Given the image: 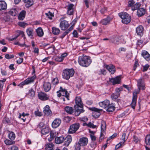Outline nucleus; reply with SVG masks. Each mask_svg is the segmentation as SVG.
<instances>
[{"label":"nucleus","instance_id":"obj_24","mask_svg":"<svg viewBox=\"0 0 150 150\" xmlns=\"http://www.w3.org/2000/svg\"><path fill=\"white\" fill-rule=\"evenodd\" d=\"M142 55L147 61L150 60V54L146 51H143L142 53Z\"/></svg>","mask_w":150,"mask_h":150},{"label":"nucleus","instance_id":"obj_12","mask_svg":"<svg viewBox=\"0 0 150 150\" xmlns=\"http://www.w3.org/2000/svg\"><path fill=\"white\" fill-rule=\"evenodd\" d=\"M74 5L73 4H68L67 6V14L69 15H72L74 12Z\"/></svg>","mask_w":150,"mask_h":150},{"label":"nucleus","instance_id":"obj_8","mask_svg":"<svg viewBox=\"0 0 150 150\" xmlns=\"http://www.w3.org/2000/svg\"><path fill=\"white\" fill-rule=\"evenodd\" d=\"M137 86L139 90L137 91H136L137 92H139V93L141 89H142L143 90H145V85L144 80L142 78L137 80Z\"/></svg>","mask_w":150,"mask_h":150},{"label":"nucleus","instance_id":"obj_58","mask_svg":"<svg viewBox=\"0 0 150 150\" xmlns=\"http://www.w3.org/2000/svg\"><path fill=\"white\" fill-rule=\"evenodd\" d=\"M14 55L13 54H6L5 56V57L7 59H10L14 57Z\"/></svg>","mask_w":150,"mask_h":150},{"label":"nucleus","instance_id":"obj_38","mask_svg":"<svg viewBox=\"0 0 150 150\" xmlns=\"http://www.w3.org/2000/svg\"><path fill=\"white\" fill-rule=\"evenodd\" d=\"M110 21V18L108 17L107 18L102 20L101 21L100 23L102 25H106L109 23Z\"/></svg>","mask_w":150,"mask_h":150},{"label":"nucleus","instance_id":"obj_61","mask_svg":"<svg viewBox=\"0 0 150 150\" xmlns=\"http://www.w3.org/2000/svg\"><path fill=\"white\" fill-rule=\"evenodd\" d=\"M62 97H61V99L62 100L64 101H65L66 100L65 98H67V100H69V95H67L65 96H62Z\"/></svg>","mask_w":150,"mask_h":150},{"label":"nucleus","instance_id":"obj_50","mask_svg":"<svg viewBox=\"0 0 150 150\" xmlns=\"http://www.w3.org/2000/svg\"><path fill=\"white\" fill-rule=\"evenodd\" d=\"M59 91L61 92H64V93H62V96L69 95V94L68 93L66 89H63L62 87H60V89Z\"/></svg>","mask_w":150,"mask_h":150},{"label":"nucleus","instance_id":"obj_55","mask_svg":"<svg viewBox=\"0 0 150 150\" xmlns=\"http://www.w3.org/2000/svg\"><path fill=\"white\" fill-rule=\"evenodd\" d=\"M125 145V144L120 142L119 144L116 145L115 146V149H118L121 148Z\"/></svg>","mask_w":150,"mask_h":150},{"label":"nucleus","instance_id":"obj_18","mask_svg":"<svg viewBox=\"0 0 150 150\" xmlns=\"http://www.w3.org/2000/svg\"><path fill=\"white\" fill-rule=\"evenodd\" d=\"M72 141V137L70 135H68L65 138H64V144L65 146H68Z\"/></svg>","mask_w":150,"mask_h":150},{"label":"nucleus","instance_id":"obj_45","mask_svg":"<svg viewBox=\"0 0 150 150\" xmlns=\"http://www.w3.org/2000/svg\"><path fill=\"white\" fill-rule=\"evenodd\" d=\"M45 15L50 20L52 19V17L54 16V13L51 12L50 11H49L47 13H45Z\"/></svg>","mask_w":150,"mask_h":150},{"label":"nucleus","instance_id":"obj_11","mask_svg":"<svg viewBox=\"0 0 150 150\" xmlns=\"http://www.w3.org/2000/svg\"><path fill=\"white\" fill-rule=\"evenodd\" d=\"M89 110L94 111L93 112V115L96 117H98L100 116V112L103 110L102 109H99L94 107L90 108Z\"/></svg>","mask_w":150,"mask_h":150},{"label":"nucleus","instance_id":"obj_25","mask_svg":"<svg viewBox=\"0 0 150 150\" xmlns=\"http://www.w3.org/2000/svg\"><path fill=\"white\" fill-rule=\"evenodd\" d=\"M64 140V137L60 136L56 137L55 139V143L57 144H60L63 143Z\"/></svg>","mask_w":150,"mask_h":150},{"label":"nucleus","instance_id":"obj_30","mask_svg":"<svg viewBox=\"0 0 150 150\" xmlns=\"http://www.w3.org/2000/svg\"><path fill=\"white\" fill-rule=\"evenodd\" d=\"M50 137L48 139L49 142L52 141L56 136V132L54 131H51L50 132Z\"/></svg>","mask_w":150,"mask_h":150},{"label":"nucleus","instance_id":"obj_35","mask_svg":"<svg viewBox=\"0 0 150 150\" xmlns=\"http://www.w3.org/2000/svg\"><path fill=\"white\" fill-rule=\"evenodd\" d=\"M54 145L52 143H48L45 145V149L46 150H52Z\"/></svg>","mask_w":150,"mask_h":150},{"label":"nucleus","instance_id":"obj_39","mask_svg":"<svg viewBox=\"0 0 150 150\" xmlns=\"http://www.w3.org/2000/svg\"><path fill=\"white\" fill-rule=\"evenodd\" d=\"M9 14L12 16H15L18 13V11L16 8H12L9 11Z\"/></svg>","mask_w":150,"mask_h":150},{"label":"nucleus","instance_id":"obj_41","mask_svg":"<svg viewBox=\"0 0 150 150\" xmlns=\"http://www.w3.org/2000/svg\"><path fill=\"white\" fill-rule=\"evenodd\" d=\"M143 40L142 39L139 40H137V47L141 48L143 46Z\"/></svg>","mask_w":150,"mask_h":150},{"label":"nucleus","instance_id":"obj_9","mask_svg":"<svg viewBox=\"0 0 150 150\" xmlns=\"http://www.w3.org/2000/svg\"><path fill=\"white\" fill-rule=\"evenodd\" d=\"M139 93V92H137L135 90L134 91L133 94V97L132 101L131 104V107L133 109H134L135 106L136 105L137 100V95Z\"/></svg>","mask_w":150,"mask_h":150},{"label":"nucleus","instance_id":"obj_31","mask_svg":"<svg viewBox=\"0 0 150 150\" xmlns=\"http://www.w3.org/2000/svg\"><path fill=\"white\" fill-rule=\"evenodd\" d=\"M145 13V10L144 8H140L137 10V14L139 16H141Z\"/></svg>","mask_w":150,"mask_h":150},{"label":"nucleus","instance_id":"obj_17","mask_svg":"<svg viewBox=\"0 0 150 150\" xmlns=\"http://www.w3.org/2000/svg\"><path fill=\"white\" fill-rule=\"evenodd\" d=\"M110 103L109 100H106L100 102L99 103V105L100 107L106 109L108 107Z\"/></svg>","mask_w":150,"mask_h":150},{"label":"nucleus","instance_id":"obj_53","mask_svg":"<svg viewBox=\"0 0 150 150\" xmlns=\"http://www.w3.org/2000/svg\"><path fill=\"white\" fill-rule=\"evenodd\" d=\"M28 94L29 96H30L31 97H33L35 96V91L33 88H31L29 90Z\"/></svg>","mask_w":150,"mask_h":150},{"label":"nucleus","instance_id":"obj_29","mask_svg":"<svg viewBox=\"0 0 150 150\" xmlns=\"http://www.w3.org/2000/svg\"><path fill=\"white\" fill-rule=\"evenodd\" d=\"M26 14V11L24 10H23L19 14L18 18L20 20H23L25 18Z\"/></svg>","mask_w":150,"mask_h":150},{"label":"nucleus","instance_id":"obj_36","mask_svg":"<svg viewBox=\"0 0 150 150\" xmlns=\"http://www.w3.org/2000/svg\"><path fill=\"white\" fill-rule=\"evenodd\" d=\"M24 2L26 3L25 6L27 8H29L33 4L32 0H23Z\"/></svg>","mask_w":150,"mask_h":150},{"label":"nucleus","instance_id":"obj_10","mask_svg":"<svg viewBox=\"0 0 150 150\" xmlns=\"http://www.w3.org/2000/svg\"><path fill=\"white\" fill-rule=\"evenodd\" d=\"M51 88L50 83L48 81L43 82L42 86V88L46 92L49 91Z\"/></svg>","mask_w":150,"mask_h":150},{"label":"nucleus","instance_id":"obj_56","mask_svg":"<svg viewBox=\"0 0 150 150\" xmlns=\"http://www.w3.org/2000/svg\"><path fill=\"white\" fill-rule=\"evenodd\" d=\"M135 2L133 0L129 1L128 2V5L129 7H131L132 9V7L134 6Z\"/></svg>","mask_w":150,"mask_h":150},{"label":"nucleus","instance_id":"obj_40","mask_svg":"<svg viewBox=\"0 0 150 150\" xmlns=\"http://www.w3.org/2000/svg\"><path fill=\"white\" fill-rule=\"evenodd\" d=\"M50 131L49 128L48 127H46L43 128L41 130V132L42 134L45 135L48 133Z\"/></svg>","mask_w":150,"mask_h":150},{"label":"nucleus","instance_id":"obj_52","mask_svg":"<svg viewBox=\"0 0 150 150\" xmlns=\"http://www.w3.org/2000/svg\"><path fill=\"white\" fill-rule=\"evenodd\" d=\"M106 125L105 123L104 122H101V132H104L106 129Z\"/></svg>","mask_w":150,"mask_h":150},{"label":"nucleus","instance_id":"obj_62","mask_svg":"<svg viewBox=\"0 0 150 150\" xmlns=\"http://www.w3.org/2000/svg\"><path fill=\"white\" fill-rule=\"evenodd\" d=\"M35 115L38 116H41L42 115V112L39 111L38 110L36 111L35 112Z\"/></svg>","mask_w":150,"mask_h":150},{"label":"nucleus","instance_id":"obj_4","mask_svg":"<svg viewBox=\"0 0 150 150\" xmlns=\"http://www.w3.org/2000/svg\"><path fill=\"white\" fill-rule=\"evenodd\" d=\"M74 71L73 69H65L63 70L62 76L64 79L68 80L72 77L74 74Z\"/></svg>","mask_w":150,"mask_h":150},{"label":"nucleus","instance_id":"obj_32","mask_svg":"<svg viewBox=\"0 0 150 150\" xmlns=\"http://www.w3.org/2000/svg\"><path fill=\"white\" fill-rule=\"evenodd\" d=\"M37 34L38 36L42 37L44 35V32L42 29L41 27L38 28L36 30Z\"/></svg>","mask_w":150,"mask_h":150},{"label":"nucleus","instance_id":"obj_13","mask_svg":"<svg viewBox=\"0 0 150 150\" xmlns=\"http://www.w3.org/2000/svg\"><path fill=\"white\" fill-rule=\"evenodd\" d=\"M104 66L111 74H113L115 72V66L111 64L110 65L104 64Z\"/></svg>","mask_w":150,"mask_h":150},{"label":"nucleus","instance_id":"obj_23","mask_svg":"<svg viewBox=\"0 0 150 150\" xmlns=\"http://www.w3.org/2000/svg\"><path fill=\"white\" fill-rule=\"evenodd\" d=\"M120 38L118 36L111 38L110 40V42L114 44L118 45Z\"/></svg>","mask_w":150,"mask_h":150},{"label":"nucleus","instance_id":"obj_63","mask_svg":"<svg viewBox=\"0 0 150 150\" xmlns=\"http://www.w3.org/2000/svg\"><path fill=\"white\" fill-rule=\"evenodd\" d=\"M55 60L58 62H61L63 61V59L57 56L54 59Z\"/></svg>","mask_w":150,"mask_h":150},{"label":"nucleus","instance_id":"obj_37","mask_svg":"<svg viewBox=\"0 0 150 150\" xmlns=\"http://www.w3.org/2000/svg\"><path fill=\"white\" fill-rule=\"evenodd\" d=\"M8 137L11 140H13L15 138L16 135L13 132L9 131Z\"/></svg>","mask_w":150,"mask_h":150},{"label":"nucleus","instance_id":"obj_57","mask_svg":"<svg viewBox=\"0 0 150 150\" xmlns=\"http://www.w3.org/2000/svg\"><path fill=\"white\" fill-rule=\"evenodd\" d=\"M52 82L53 84L55 85L59 83V81L57 78L53 79Z\"/></svg>","mask_w":150,"mask_h":150},{"label":"nucleus","instance_id":"obj_6","mask_svg":"<svg viewBox=\"0 0 150 150\" xmlns=\"http://www.w3.org/2000/svg\"><path fill=\"white\" fill-rule=\"evenodd\" d=\"M80 125L79 123H76L71 125L68 130L69 134H72L75 133L79 129Z\"/></svg>","mask_w":150,"mask_h":150},{"label":"nucleus","instance_id":"obj_34","mask_svg":"<svg viewBox=\"0 0 150 150\" xmlns=\"http://www.w3.org/2000/svg\"><path fill=\"white\" fill-rule=\"evenodd\" d=\"M73 29V28L71 26L65 32H64L63 34L60 36V38L62 39L66 35H67L71 30Z\"/></svg>","mask_w":150,"mask_h":150},{"label":"nucleus","instance_id":"obj_28","mask_svg":"<svg viewBox=\"0 0 150 150\" xmlns=\"http://www.w3.org/2000/svg\"><path fill=\"white\" fill-rule=\"evenodd\" d=\"M115 106L112 103L108 105V107L106 108V111L109 112L113 111L115 109Z\"/></svg>","mask_w":150,"mask_h":150},{"label":"nucleus","instance_id":"obj_20","mask_svg":"<svg viewBox=\"0 0 150 150\" xmlns=\"http://www.w3.org/2000/svg\"><path fill=\"white\" fill-rule=\"evenodd\" d=\"M18 34L13 35L11 38H8V40L9 41H13L15 40L21 35H22L23 36L24 35V32L23 31H18Z\"/></svg>","mask_w":150,"mask_h":150},{"label":"nucleus","instance_id":"obj_54","mask_svg":"<svg viewBox=\"0 0 150 150\" xmlns=\"http://www.w3.org/2000/svg\"><path fill=\"white\" fill-rule=\"evenodd\" d=\"M140 141V139L137 136L134 135L133 136L132 142L135 143L139 142Z\"/></svg>","mask_w":150,"mask_h":150},{"label":"nucleus","instance_id":"obj_2","mask_svg":"<svg viewBox=\"0 0 150 150\" xmlns=\"http://www.w3.org/2000/svg\"><path fill=\"white\" fill-rule=\"evenodd\" d=\"M91 62L90 57L89 56L83 55L79 57V63L82 66L87 67L90 65Z\"/></svg>","mask_w":150,"mask_h":150},{"label":"nucleus","instance_id":"obj_7","mask_svg":"<svg viewBox=\"0 0 150 150\" xmlns=\"http://www.w3.org/2000/svg\"><path fill=\"white\" fill-rule=\"evenodd\" d=\"M63 18H62L60 20L61 21L59 24V26L61 30H65L69 28V24L67 21L66 20H63Z\"/></svg>","mask_w":150,"mask_h":150},{"label":"nucleus","instance_id":"obj_1","mask_svg":"<svg viewBox=\"0 0 150 150\" xmlns=\"http://www.w3.org/2000/svg\"><path fill=\"white\" fill-rule=\"evenodd\" d=\"M75 103L76 105L74 106L75 109L74 114L75 116H78L81 113L85 111L83 109V104L80 97H76Z\"/></svg>","mask_w":150,"mask_h":150},{"label":"nucleus","instance_id":"obj_5","mask_svg":"<svg viewBox=\"0 0 150 150\" xmlns=\"http://www.w3.org/2000/svg\"><path fill=\"white\" fill-rule=\"evenodd\" d=\"M36 76L35 75H34L31 77L28 78L24 81L21 82L19 84L18 86H19L20 88H22L23 86L30 84L32 82H33L36 79Z\"/></svg>","mask_w":150,"mask_h":150},{"label":"nucleus","instance_id":"obj_26","mask_svg":"<svg viewBox=\"0 0 150 150\" xmlns=\"http://www.w3.org/2000/svg\"><path fill=\"white\" fill-rule=\"evenodd\" d=\"M7 5L5 2L3 1H0V11L6 9Z\"/></svg>","mask_w":150,"mask_h":150},{"label":"nucleus","instance_id":"obj_48","mask_svg":"<svg viewBox=\"0 0 150 150\" xmlns=\"http://www.w3.org/2000/svg\"><path fill=\"white\" fill-rule=\"evenodd\" d=\"M141 4L139 3H137L134 4V6L132 7V10L134 11L138 8L140 6Z\"/></svg>","mask_w":150,"mask_h":150},{"label":"nucleus","instance_id":"obj_44","mask_svg":"<svg viewBox=\"0 0 150 150\" xmlns=\"http://www.w3.org/2000/svg\"><path fill=\"white\" fill-rule=\"evenodd\" d=\"M13 141L11 140H10L9 139H6L4 140V142L5 144L6 145H11L14 144L15 143V141Z\"/></svg>","mask_w":150,"mask_h":150},{"label":"nucleus","instance_id":"obj_27","mask_svg":"<svg viewBox=\"0 0 150 150\" xmlns=\"http://www.w3.org/2000/svg\"><path fill=\"white\" fill-rule=\"evenodd\" d=\"M34 30L33 28L29 27L27 29L26 32L28 35L29 37H33V36Z\"/></svg>","mask_w":150,"mask_h":150},{"label":"nucleus","instance_id":"obj_46","mask_svg":"<svg viewBox=\"0 0 150 150\" xmlns=\"http://www.w3.org/2000/svg\"><path fill=\"white\" fill-rule=\"evenodd\" d=\"M83 125H86L87 126L93 128H95L96 127V126L94 125L91 122H89L88 123H83Z\"/></svg>","mask_w":150,"mask_h":150},{"label":"nucleus","instance_id":"obj_59","mask_svg":"<svg viewBox=\"0 0 150 150\" xmlns=\"http://www.w3.org/2000/svg\"><path fill=\"white\" fill-rule=\"evenodd\" d=\"M80 144L78 142L77 143H76L74 145L75 149L76 150H80L81 149Z\"/></svg>","mask_w":150,"mask_h":150},{"label":"nucleus","instance_id":"obj_64","mask_svg":"<svg viewBox=\"0 0 150 150\" xmlns=\"http://www.w3.org/2000/svg\"><path fill=\"white\" fill-rule=\"evenodd\" d=\"M79 120L80 121L83 122H86L88 121V119L87 117H81L79 118Z\"/></svg>","mask_w":150,"mask_h":150},{"label":"nucleus","instance_id":"obj_14","mask_svg":"<svg viewBox=\"0 0 150 150\" xmlns=\"http://www.w3.org/2000/svg\"><path fill=\"white\" fill-rule=\"evenodd\" d=\"M38 96L39 98L42 100H46L49 99L47 94L42 92L38 93Z\"/></svg>","mask_w":150,"mask_h":150},{"label":"nucleus","instance_id":"obj_49","mask_svg":"<svg viewBox=\"0 0 150 150\" xmlns=\"http://www.w3.org/2000/svg\"><path fill=\"white\" fill-rule=\"evenodd\" d=\"M59 91L61 92H64V93H62V96L69 95V94L68 93L66 89H63L62 87H60V89Z\"/></svg>","mask_w":150,"mask_h":150},{"label":"nucleus","instance_id":"obj_51","mask_svg":"<svg viewBox=\"0 0 150 150\" xmlns=\"http://www.w3.org/2000/svg\"><path fill=\"white\" fill-rule=\"evenodd\" d=\"M18 25L20 27L25 28L28 25V24L24 22H20L18 23Z\"/></svg>","mask_w":150,"mask_h":150},{"label":"nucleus","instance_id":"obj_60","mask_svg":"<svg viewBox=\"0 0 150 150\" xmlns=\"http://www.w3.org/2000/svg\"><path fill=\"white\" fill-rule=\"evenodd\" d=\"M126 134L125 133L123 134L122 137V141H121L122 142L125 144V142L127 140V138H126Z\"/></svg>","mask_w":150,"mask_h":150},{"label":"nucleus","instance_id":"obj_15","mask_svg":"<svg viewBox=\"0 0 150 150\" xmlns=\"http://www.w3.org/2000/svg\"><path fill=\"white\" fill-rule=\"evenodd\" d=\"M88 139L86 137H83L80 138L78 143L81 146H86L88 143Z\"/></svg>","mask_w":150,"mask_h":150},{"label":"nucleus","instance_id":"obj_21","mask_svg":"<svg viewBox=\"0 0 150 150\" xmlns=\"http://www.w3.org/2000/svg\"><path fill=\"white\" fill-rule=\"evenodd\" d=\"M44 113L47 116L50 115H52V112L50 110V107L48 105H47L44 108Z\"/></svg>","mask_w":150,"mask_h":150},{"label":"nucleus","instance_id":"obj_33","mask_svg":"<svg viewBox=\"0 0 150 150\" xmlns=\"http://www.w3.org/2000/svg\"><path fill=\"white\" fill-rule=\"evenodd\" d=\"M64 110L67 113L70 114H72L74 111V109L72 107L68 106L65 107Z\"/></svg>","mask_w":150,"mask_h":150},{"label":"nucleus","instance_id":"obj_19","mask_svg":"<svg viewBox=\"0 0 150 150\" xmlns=\"http://www.w3.org/2000/svg\"><path fill=\"white\" fill-rule=\"evenodd\" d=\"M136 32L138 35L142 36L143 34L144 27L141 25H139L136 28Z\"/></svg>","mask_w":150,"mask_h":150},{"label":"nucleus","instance_id":"obj_16","mask_svg":"<svg viewBox=\"0 0 150 150\" xmlns=\"http://www.w3.org/2000/svg\"><path fill=\"white\" fill-rule=\"evenodd\" d=\"M61 122V120L59 118H56L52 123V127L53 128H56L58 127Z\"/></svg>","mask_w":150,"mask_h":150},{"label":"nucleus","instance_id":"obj_42","mask_svg":"<svg viewBox=\"0 0 150 150\" xmlns=\"http://www.w3.org/2000/svg\"><path fill=\"white\" fill-rule=\"evenodd\" d=\"M120 96V93H113L111 96V98L112 100H115L117 99Z\"/></svg>","mask_w":150,"mask_h":150},{"label":"nucleus","instance_id":"obj_3","mask_svg":"<svg viewBox=\"0 0 150 150\" xmlns=\"http://www.w3.org/2000/svg\"><path fill=\"white\" fill-rule=\"evenodd\" d=\"M118 15L122 19V22L123 23L127 24L130 22L131 17L126 12H122L119 13Z\"/></svg>","mask_w":150,"mask_h":150},{"label":"nucleus","instance_id":"obj_43","mask_svg":"<svg viewBox=\"0 0 150 150\" xmlns=\"http://www.w3.org/2000/svg\"><path fill=\"white\" fill-rule=\"evenodd\" d=\"M60 30L58 28L55 27H53L52 28V33L55 35H58L59 33Z\"/></svg>","mask_w":150,"mask_h":150},{"label":"nucleus","instance_id":"obj_22","mask_svg":"<svg viewBox=\"0 0 150 150\" xmlns=\"http://www.w3.org/2000/svg\"><path fill=\"white\" fill-rule=\"evenodd\" d=\"M120 81V76H117L115 78L110 79V81L112 83L113 85L119 84Z\"/></svg>","mask_w":150,"mask_h":150},{"label":"nucleus","instance_id":"obj_47","mask_svg":"<svg viewBox=\"0 0 150 150\" xmlns=\"http://www.w3.org/2000/svg\"><path fill=\"white\" fill-rule=\"evenodd\" d=\"M145 143L147 145H150V135H147L145 138Z\"/></svg>","mask_w":150,"mask_h":150}]
</instances>
